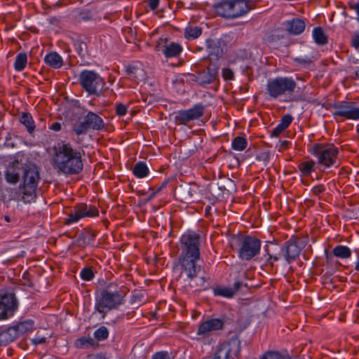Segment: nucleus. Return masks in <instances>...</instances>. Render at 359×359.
Instances as JSON below:
<instances>
[{"mask_svg":"<svg viewBox=\"0 0 359 359\" xmlns=\"http://www.w3.org/2000/svg\"><path fill=\"white\" fill-rule=\"evenodd\" d=\"M53 150V160L60 171L67 175H77L82 171V154L74 149L69 143H58Z\"/></svg>","mask_w":359,"mask_h":359,"instance_id":"f257e3e1","label":"nucleus"},{"mask_svg":"<svg viewBox=\"0 0 359 359\" xmlns=\"http://www.w3.org/2000/svg\"><path fill=\"white\" fill-rule=\"evenodd\" d=\"M126 294L118 285L111 283L102 288L95 297V310L104 318L108 312L118 309L125 302Z\"/></svg>","mask_w":359,"mask_h":359,"instance_id":"f03ea898","label":"nucleus"},{"mask_svg":"<svg viewBox=\"0 0 359 359\" xmlns=\"http://www.w3.org/2000/svg\"><path fill=\"white\" fill-rule=\"evenodd\" d=\"M230 246L233 250L237 251L241 260L250 261L259 254L261 241L255 236L233 235L230 239Z\"/></svg>","mask_w":359,"mask_h":359,"instance_id":"7ed1b4c3","label":"nucleus"},{"mask_svg":"<svg viewBox=\"0 0 359 359\" xmlns=\"http://www.w3.org/2000/svg\"><path fill=\"white\" fill-rule=\"evenodd\" d=\"M40 180L38 168L34 165H29L24 170L22 184L19 189L22 194V199L25 203L34 201L36 198V187Z\"/></svg>","mask_w":359,"mask_h":359,"instance_id":"20e7f679","label":"nucleus"},{"mask_svg":"<svg viewBox=\"0 0 359 359\" xmlns=\"http://www.w3.org/2000/svg\"><path fill=\"white\" fill-rule=\"evenodd\" d=\"M310 153L318 158V163L325 168L335 165L339 155L338 148L332 144H314Z\"/></svg>","mask_w":359,"mask_h":359,"instance_id":"39448f33","label":"nucleus"},{"mask_svg":"<svg viewBox=\"0 0 359 359\" xmlns=\"http://www.w3.org/2000/svg\"><path fill=\"white\" fill-rule=\"evenodd\" d=\"M296 87L297 83L292 77L278 76L269 80L266 90L271 98L277 99L283 95H292Z\"/></svg>","mask_w":359,"mask_h":359,"instance_id":"423d86ee","label":"nucleus"},{"mask_svg":"<svg viewBox=\"0 0 359 359\" xmlns=\"http://www.w3.org/2000/svg\"><path fill=\"white\" fill-rule=\"evenodd\" d=\"M81 86L89 95L100 96L105 86V81L97 72L93 70L84 69L79 76Z\"/></svg>","mask_w":359,"mask_h":359,"instance_id":"0eeeda50","label":"nucleus"},{"mask_svg":"<svg viewBox=\"0 0 359 359\" xmlns=\"http://www.w3.org/2000/svg\"><path fill=\"white\" fill-rule=\"evenodd\" d=\"M201 236L196 232H187L180 238L182 252L180 257L201 258Z\"/></svg>","mask_w":359,"mask_h":359,"instance_id":"6e6552de","label":"nucleus"},{"mask_svg":"<svg viewBox=\"0 0 359 359\" xmlns=\"http://www.w3.org/2000/svg\"><path fill=\"white\" fill-rule=\"evenodd\" d=\"M241 351V342L237 337H232L215 346L210 359H234Z\"/></svg>","mask_w":359,"mask_h":359,"instance_id":"1a4fd4ad","label":"nucleus"},{"mask_svg":"<svg viewBox=\"0 0 359 359\" xmlns=\"http://www.w3.org/2000/svg\"><path fill=\"white\" fill-rule=\"evenodd\" d=\"M104 127L103 119L97 114L88 111L84 116L82 122L76 123L73 126V131L77 135L86 134L88 130H101Z\"/></svg>","mask_w":359,"mask_h":359,"instance_id":"9d476101","label":"nucleus"},{"mask_svg":"<svg viewBox=\"0 0 359 359\" xmlns=\"http://www.w3.org/2000/svg\"><path fill=\"white\" fill-rule=\"evenodd\" d=\"M99 215L98 209L93 205H88L84 203H77L73 207L72 212L67 215L64 224L69 225L79 222L85 217H94Z\"/></svg>","mask_w":359,"mask_h":359,"instance_id":"9b49d317","label":"nucleus"},{"mask_svg":"<svg viewBox=\"0 0 359 359\" xmlns=\"http://www.w3.org/2000/svg\"><path fill=\"white\" fill-rule=\"evenodd\" d=\"M306 242L298 236H292L285 242L281 248V255L287 264L296 260L302 249L306 246Z\"/></svg>","mask_w":359,"mask_h":359,"instance_id":"f8f14e48","label":"nucleus"},{"mask_svg":"<svg viewBox=\"0 0 359 359\" xmlns=\"http://www.w3.org/2000/svg\"><path fill=\"white\" fill-rule=\"evenodd\" d=\"M334 117H342L344 119L358 120L359 107H357L353 102L339 101L332 105Z\"/></svg>","mask_w":359,"mask_h":359,"instance_id":"ddd939ff","label":"nucleus"},{"mask_svg":"<svg viewBox=\"0 0 359 359\" xmlns=\"http://www.w3.org/2000/svg\"><path fill=\"white\" fill-rule=\"evenodd\" d=\"M18 308V301L14 293L0 295V320L12 317Z\"/></svg>","mask_w":359,"mask_h":359,"instance_id":"4468645a","label":"nucleus"},{"mask_svg":"<svg viewBox=\"0 0 359 359\" xmlns=\"http://www.w3.org/2000/svg\"><path fill=\"white\" fill-rule=\"evenodd\" d=\"M205 106L198 103L192 108L186 110H180L175 116V123L177 125H187L191 121L200 118L204 114Z\"/></svg>","mask_w":359,"mask_h":359,"instance_id":"2eb2a0df","label":"nucleus"},{"mask_svg":"<svg viewBox=\"0 0 359 359\" xmlns=\"http://www.w3.org/2000/svg\"><path fill=\"white\" fill-rule=\"evenodd\" d=\"M167 39L160 38L155 46L156 50L161 51L168 58L177 57L182 51L181 45L175 42L167 44Z\"/></svg>","mask_w":359,"mask_h":359,"instance_id":"dca6fc26","label":"nucleus"},{"mask_svg":"<svg viewBox=\"0 0 359 359\" xmlns=\"http://www.w3.org/2000/svg\"><path fill=\"white\" fill-rule=\"evenodd\" d=\"M200 258L180 257L179 262L182 269V272L185 273L187 277L192 280L196 277L197 273L201 271V266L196 265V262Z\"/></svg>","mask_w":359,"mask_h":359,"instance_id":"f3484780","label":"nucleus"},{"mask_svg":"<svg viewBox=\"0 0 359 359\" xmlns=\"http://www.w3.org/2000/svg\"><path fill=\"white\" fill-rule=\"evenodd\" d=\"M224 322L219 318H211L201 323L197 330L198 335H206L212 332L222 330Z\"/></svg>","mask_w":359,"mask_h":359,"instance_id":"a211bd4d","label":"nucleus"},{"mask_svg":"<svg viewBox=\"0 0 359 359\" xmlns=\"http://www.w3.org/2000/svg\"><path fill=\"white\" fill-rule=\"evenodd\" d=\"M218 67L215 65H210L206 69L200 72L196 78V82L201 85L211 83L217 75Z\"/></svg>","mask_w":359,"mask_h":359,"instance_id":"6ab92c4d","label":"nucleus"},{"mask_svg":"<svg viewBox=\"0 0 359 359\" xmlns=\"http://www.w3.org/2000/svg\"><path fill=\"white\" fill-rule=\"evenodd\" d=\"M285 29L293 35H299L305 29V22L300 18H293L291 20H287L283 22Z\"/></svg>","mask_w":359,"mask_h":359,"instance_id":"aec40b11","label":"nucleus"},{"mask_svg":"<svg viewBox=\"0 0 359 359\" xmlns=\"http://www.w3.org/2000/svg\"><path fill=\"white\" fill-rule=\"evenodd\" d=\"M232 0H222L215 6L217 14L224 18H233Z\"/></svg>","mask_w":359,"mask_h":359,"instance_id":"412c9836","label":"nucleus"},{"mask_svg":"<svg viewBox=\"0 0 359 359\" xmlns=\"http://www.w3.org/2000/svg\"><path fill=\"white\" fill-rule=\"evenodd\" d=\"M96 233L95 231L88 229H83L78 235L76 243V245L82 248L90 244L94 241Z\"/></svg>","mask_w":359,"mask_h":359,"instance_id":"4be33fe9","label":"nucleus"},{"mask_svg":"<svg viewBox=\"0 0 359 359\" xmlns=\"http://www.w3.org/2000/svg\"><path fill=\"white\" fill-rule=\"evenodd\" d=\"M206 48L209 57L218 59L223 55V50L220 46V41L218 39H207Z\"/></svg>","mask_w":359,"mask_h":359,"instance_id":"5701e85b","label":"nucleus"},{"mask_svg":"<svg viewBox=\"0 0 359 359\" xmlns=\"http://www.w3.org/2000/svg\"><path fill=\"white\" fill-rule=\"evenodd\" d=\"M126 75L131 80L138 83L144 79L145 73L144 69L137 65H129L126 67Z\"/></svg>","mask_w":359,"mask_h":359,"instance_id":"b1692460","label":"nucleus"},{"mask_svg":"<svg viewBox=\"0 0 359 359\" xmlns=\"http://www.w3.org/2000/svg\"><path fill=\"white\" fill-rule=\"evenodd\" d=\"M18 337L15 328L11 326L0 332V346H6Z\"/></svg>","mask_w":359,"mask_h":359,"instance_id":"393cba45","label":"nucleus"},{"mask_svg":"<svg viewBox=\"0 0 359 359\" xmlns=\"http://www.w3.org/2000/svg\"><path fill=\"white\" fill-rule=\"evenodd\" d=\"M232 2L233 18L245 15L251 9L245 0H232Z\"/></svg>","mask_w":359,"mask_h":359,"instance_id":"a878e982","label":"nucleus"},{"mask_svg":"<svg viewBox=\"0 0 359 359\" xmlns=\"http://www.w3.org/2000/svg\"><path fill=\"white\" fill-rule=\"evenodd\" d=\"M44 62L46 65L54 69H59L63 65L62 58L56 52H51L47 54L44 57Z\"/></svg>","mask_w":359,"mask_h":359,"instance_id":"bb28decb","label":"nucleus"},{"mask_svg":"<svg viewBox=\"0 0 359 359\" xmlns=\"http://www.w3.org/2000/svg\"><path fill=\"white\" fill-rule=\"evenodd\" d=\"M34 324L35 323L33 320L27 319L20 321L18 323L13 325V327L15 328L18 337H20L28 332L32 331L34 327Z\"/></svg>","mask_w":359,"mask_h":359,"instance_id":"cd10ccee","label":"nucleus"},{"mask_svg":"<svg viewBox=\"0 0 359 359\" xmlns=\"http://www.w3.org/2000/svg\"><path fill=\"white\" fill-rule=\"evenodd\" d=\"M19 121L26 127L27 132L30 135L34 132L36 126L30 113L22 112L20 116Z\"/></svg>","mask_w":359,"mask_h":359,"instance_id":"c85d7f7f","label":"nucleus"},{"mask_svg":"<svg viewBox=\"0 0 359 359\" xmlns=\"http://www.w3.org/2000/svg\"><path fill=\"white\" fill-rule=\"evenodd\" d=\"M313 38L316 43L319 46H324L327 43V36L320 27H316L313 29Z\"/></svg>","mask_w":359,"mask_h":359,"instance_id":"c756f323","label":"nucleus"},{"mask_svg":"<svg viewBox=\"0 0 359 359\" xmlns=\"http://www.w3.org/2000/svg\"><path fill=\"white\" fill-rule=\"evenodd\" d=\"M149 170L143 161L137 162L133 167V173L138 178H144L149 175Z\"/></svg>","mask_w":359,"mask_h":359,"instance_id":"7c9ffc66","label":"nucleus"},{"mask_svg":"<svg viewBox=\"0 0 359 359\" xmlns=\"http://www.w3.org/2000/svg\"><path fill=\"white\" fill-rule=\"evenodd\" d=\"M298 169L302 176H309L315 170V162L311 159L302 162L298 165Z\"/></svg>","mask_w":359,"mask_h":359,"instance_id":"2f4dec72","label":"nucleus"},{"mask_svg":"<svg viewBox=\"0 0 359 359\" xmlns=\"http://www.w3.org/2000/svg\"><path fill=\"white\" fill-rule=\"evenodd\" d=\"M334 256L341 258L348 259L351 256V250L345 245H337L332 250Z\"/></svg>","mask_w":359,"mask_h":359,"instance_id":"473e14b6","label":"nucleus"},{"mask_svg":"<svg viewBox=\"0 0 359 359\" xmlns=\"http://www.w3.org/2000/svg\"><path fill=\"white\" fill-rule=\"evenodd\" d=\"M27 63V55L26 53H20L17 55L14 63L15 69L18 72H22L25 68Z\"/></svg>","mask_w":359,"mask_h":359,"instance_id":"72a5a7b5","label":"nucleus"},{"mask_svg":"<svg viewBox=\"0 0 359 359\" xmlns=\"http://www.w3.org/2000/svg\"><path fill=\"white\" fill-rule=\"evenodd\" d=\"M95 342L91 337H82L77 339L74 342V346L77 348H88L94 346Z\"/></svg>","mask_w":359,"mask_h":359,"instance_id":"f704fd0d","label":"nucleus"},{"mask_svg":"<svg viewBox=\"0 0 359 359\" xmlns=\"http://www.w3.org/2000/svg\"><path fill=\"white\" fill-rule=\"evenodd\" d=\"M6 180L11 184H16L20 180V173L14 167L7 169L5 174Z\"/></svg>","mask_w":359,"mask_h":359,"instance_id":"c9c22d12","label":"nucleus"},{"mask_svg":"<svg viewBox=\"0 0 359 359\" xmlns=\"http://www.w3.org/2000/svg\"><path fill=\"white\" fill-rule=\"evenodd\" d=\"M248 146V141L245 137L242 136L236 137L231 143L232 149L236 151H243Z\"/></svg>","mask_w":359,"mask_h":359,"instance_id":"e433bc0d","label":"nucleus"},{"mask_svg":"<svg viewBox=\"0 0 359 359\" xmlns=\"http://www.w3.org/2000/svg\"><path fill=\"white\" fill-rule=\"evenodd\" d=\"M92 12L87 8H82L76 11V19L78 22L89 21L92 20Z\"/></svg>","mask_w":359,"mask_h":359,"instance_id":"4c0bfd02","label":"nucleus"},{"mask_svg":"<svg viewBox=\"0 0 359 359\" xmlns=\"http://www.w3.org/2000/svg\"><path fill=\"white\" fill-rule=\"evenodd\" d=\"M213 293L215 296H221L227 298H231L234 295V291L227 287H216L213 290Z\"/></svg>","mask_w":359,"mask_h":359,"instance_id":"58836bf2","label":"nucleus"},{"mask_svg":"<svg viewBox=\"0 0 359 359\" xmlns=\"http://www.w3.org/2000/svg\"><path fill=\"white\" fill-rule=\"evenodd\" d=\"M202 29L198 27H187L184 36L187 39H195L201 35Z\"/></svg>","mask_w":359,"mask_h":359,"instance_id":"ea45409f","label":"nucleus"},{"mask_svg":"<svg viewBox=\"0 0 359 359\" xmlns=\"http://www.w3.org/2000/svg\"><path fill=\"white\" fill-rule=\"evenodd\" d=\"M94 337L97 341L105 340L109 337V332L105 326H101L94 332Z\"/></svg>","mask_w":359,"mask_h":359,"instance_id":"a19ab883","label":"nucleus"},{"mask_svg":"<svg viewBox=\"0 0 359 359\" xmlns=\"http://www.w3.org/2000/svg\"><path fill=\"white\" fill-rule=\"evenodd\" d=\"M259 359H285V358L277 351H268L264 353Z\"/></svg>","mask_w":359,"mask_h":359,"instance_id":"79ce46f5","label":"nucleus"},{"mask_svg":"<svg viewBox=\"0 0 359 359\" xmlns=\"http://www.w3.org/2000/svg\"><path fill=\"white\" fill-rule=\"evenodd\" d=\"M94 273L91 268L86 267L81 271L80 276L83 280L89 281L94 278Z\"/></svg>","mask_w":359,"mask_h":359,"instance_id":"37998d69","label":"nucleus"},{"mask_svg":"<svg viewBox=\"0 0 359 359\" xmlns=\"http://www.w3.org/2000/svg\"><path fill=\"white\" fill-rule=\"evenodd\" d=\"M293 62L302 67H307L313 63V60L309 57H294Z\"/></svg>","mask_w":359,"mask_h":359,"instance_id":"c03bdc74","label":"nucleus"},{"mask_svg":"<svg viewBox=\"0 0 359 359\" xmlns=\"http://www.w3.org/2000/svg\"><path fill=\"white\" fill-rule=\"evenodd\" d=\"M293 117L290 114H285L282 116L280 124L284 128H287L292 122Z\"/></svg>","mask_w":359,"mask_h":359,"instance_id":"a18cd8bd","label":"nucleus"},{"mask_svg":"<svg viewBox=\"0 0 359 359\" xmlns=\"http://www.w3.org/2000/svg\"><path fill=\"white\" fill-rule=\"evenodd\" d=\"M115 111H116V115H118L119 116H123L126 114L127 111H128V107L126 105H125L123 104L118 103L116 106Z\"/></svg>","mask_w":359,"mask_h":359,"instance_id":"49530a36","label":"nucleus"},{"mask_svg":"<svg viewBox=\"0 0 359 359\" xmlns=\"http://www.w3.org/2000/svg\"><path fill=\"white\" fill-rule=\"evenodd\" d=\"M282 36H280L279 35H276L274 34H269L264 36V41L267 44H270L280 40Z\"/></svg>","mask_w":359,"mask_h":359,"instance_id":"de8ad7c7","label":"nucleus"},{"mask_svg":"<svg viewBox=\"0 0 359 359\" xmlns=\"http://www.w3.org/2000/svg\"><path fill=\"white\" fill-rule=\"evenodd\" d=\"M222 76L224 80H232L234 77L233 71L229 68L222 69Z\"/></svg>","mask_w":359,"mask_h":359,"instance_id":"09e8293b","label":"nucleus"},{"mask_svg":"<svg viewBox=\"0 0 359 359\" xmlns=\"http://www.w3.org/2000/svg\"><path fill=\"white\" fill-rule=\"evenodd\" d=\"M151 359H171L167 351H160L156 353Z\"/></svg>","mask_w":359,"mask_h":359,"instance_id":"8fccbe9b","label":"nucleus"},{"mask_svg":"<svg viewBox=\"0 0 359 359\" xmlns=\"http://www.w3.org/2000/svg\"><path fill=\"white\" fill-rule=\"evenodd\" d=\"M325 191V188L323 184H318L317 186H315L311 190L312 194L316 196H319L320 194L323 193Z\"/></svg>","mask_w":359,"mask_h":359,"instance_id":"3c124183","label":"nucleus"},{"mask_svg":"<svg viewBox=\"0 0 359 359\" xmlns=\"http://www.w3.org/2000/svg\"><path fill=\"white\" fill-rule=\"evenodd\" d=\"M285 128H284L280 123L275 128L271 133V137H278L282 133Z\"/></svg>","mask_w":359,"mask_h":359,"instance_id":"603ef678","label":"nucleus"},{"mask_svg":"<svg viewBox=\"0 0 359 359\" xmlns=\"http://www.w3.org/2000/svg\"><path fill=\"white\" fill-rule=\"evenodd\" d=\"M145 2H147L148 6L151 11H154L158 7L160 0H146Z\"/></svg>","mask_w":359,"mask_h":359,"instance_id":"864d4df0","label":"nucleus"},{"mask_svg":"<svg viewBox=\"0 0 359 359\" xmlns=\"http://www.w3.org/2000/svg\"><path fill=\"white\" fill-rule=\"evenodd\" d=\"M351 45L355 48H359V34H354L351 39Z\"/></svg>","mask_w":359,"mask_h":359,"instance_id":"5fc2aeb1","label":"nucleus"},{"mask_svg":"<svg viewBox=\"0 0 359 359\" xmlns=\"http://www.w3.org/2000/svg\"><path fill=\"white\" fill-rule=\"evenodd\" d=\"M168 184V181L167 180H165L164 182H162L161 185L158 187L156 190V191L153 192L150 197H149V199L152 198L157 193H158L159 191H161L163 188H165Z\"/></svg>","mask_w":359,"mask_h":359,"instance_id":"6e6d98bb","label":"nucleus"},{"mask_svg":"<svg viewBox=\"0 0 359 359\" xmlns=\"http://www.w3.org/2000/svg\"><path fill=\"white\" fill-rule=\"evenodd\" d=\"M49 128L53 131L58 132L62 128V125L59 122H54L50 126Z\"/></svg>","mask_w":359,"mask_h":359,"instance_id":"4d7b16f0","label":"nucleus"},{"mask_svg":"<svg viewBox=\"0 0 359 359\" xmlns=\"http://www.w3.org/2000/svg\"><path fill=\"white\" fill-rule=\"evenodd\" d=\"M350 8L354 10L357 13V20L359 21V1L354 4H350Z\"/></svg>","mask_w":359,"mask_h":359,"instance_id":"13d9d810","label":"nucleus"},{"mask_svg":"<svg viewBox=\"0 0 359 359\" xmlns=\"http://www.w3.org/2000/svg\"><path fill=\"white\" fill-rule=\"evenodd\" d=\"M242 285H243V283H241L240 281H236V282L234 283L233 287L231 288L232 290L234 291V294L241 289Z\"/></svg>","mask_w":359,"mask_h":359,"instance_id":"bf43d9fd","label":"nucleus"},{"mask_svg":"<svg viewBox=\"0 0 359 359\" xmlns=\"http://www.w3.org/2000/svg\"><path fill=\"white\" fill-rule=\"evenodd\" d=\"M183 76H184V75L182 76H178L176 77V79L175 80H173L172 83L174 84H178V83H184V78Z\"/></svg>","mask_w":359,"mask_h":359,"instance_id":"052dcab7","label":"nucleus"},{"mask_svg":"<svg viewBox=\"0 0 359 359\" xmlns=\"http://www.w3.org/2000/svg\"><path fill=\"white\" fill-rule=\"evenodd\" d=\"M184 76H189V77H190V79H191V81H196V78H197V76H196V75H194V74H187V75H184Z\"/></svg>","mask_w":359,"mask_h":359,"instance_id":"680f3d73","label":"nucleus"},{"mask_svg":"<svg viewBox=\"0 0 359 359\" xmlns=\"http://www.w3.org/2000/svg\"><path fill=\"white\" fill-rule=\"evenodd\" d=\"M269 256V259H273V261H278L280 259L279 256L277 255H271L269 253H267Z\"/></svg>","mask_w":359,"mask_h":359,"instance_id":"e2e57ef3","label":"nucleus"},{"mask_svg":"<svg viewBox=\"0 0 359 359\" xmlns=\"http://www.w3.org/2000/svg\"><path fill=\"white\" fill-rule=\"evenodd\" d=\"M205 282H206V280H205V278L204 277L201 278L200 286L201 287H205L204 286H205Z\"/></svg>","mask_w":359,"mask_h":359,"instance_id":"0e129e2a","label":"nucleus"},{"mask_svg":"<svg viewBox=\"0 0 359 359\" xmlns=\"http://www.w3.org/2000/svg\"><path fill=\"white\" fill-rule=\"evenodd\" d=\"M289 144H290V142L288 141H286V140L283 141L282 143H281V145L284 148H287Z\"/></svg>","mask_w":359,"mask_h":359,"instance_id":"69168bd1","label":"nucleus"},{"mask_svg":"<svg viewBox=\"0 0 359 359\" xmlns=\"http://www.w3.org/2000/svg\"><path fill=\"white\" fill-rule=\"evenodd\" d=\"M88 359H102L100 356L98 355H89Z\"/></svg>","mask_w":359,"mask_h":359,"instance_id":"338daca9","label":"nucleus"},{"mask_svg":"<svg viewBox=\"0 0 359 359\" xmlns=\"http://www.w3.org/2000/svg\"><path fill=\"white\" fill-rule=\"evenodd\" d=\"M355 269L359 271V260L355 263Z\"/></svg>","mask_w":359,"mask_h":359,"instance_id":"774afa93","label":"nucleus"}]
</instances>
